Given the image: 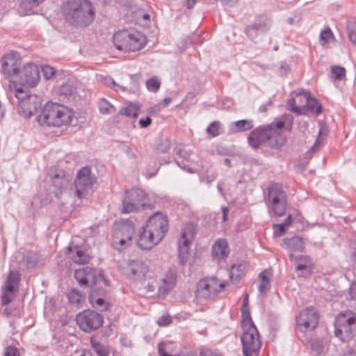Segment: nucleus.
<instances>
[{
    "label": "nucleus",
    "mask_w": 356,
    "mask_h": 356,
    "mask_svg": "<svg viewBox=\"0 0 356 356\" xmlns=\"http://www.w3.org/2000/svg\"><path fill=\"white\" fill-rule=\"evenodd\" d=\"M125 152L128 156H129L131 159H136V154L133 152L131 148L129 146H127L125 149Z\"/></svg>",
    "instance_id": "052dcab7"
},
{
    "label": "nucleus",
    "mask_w": 356,
    "mask_h": 356,
    "mask_svg": "<svg viewBox=\"0 0 356 356\" xmlns=\"http://www.w3.org/2000/svg\"><path fill=\"white\" fill-rule=\"evenodd\" d=\"M44 0H21L19 6V12L22 15H29L32 10L38 7Z\"/></svg>",
    "instance_id": "c756f323"
},
{
    "label": "nucleus",
    "mask_w": 356,
    "mask_h": 356,
    "mask_svg": "<svg viewBox=\"0 0 356 356\" xmlns=\"http://www.w3.org/2000/svg\"><path fill=\"white\" fill-rule=\"evenodd\" d=\"M9 291H6L5 289H3V292L1 296V302L3 306L8 305L11 302L13 298L8 295Z\"/></svg>",
    "instance_id": "864d4df0"
},
{
    "label": "nucleus",
    "mask_w": 356,
    "mask_h": 356,
    "mask_svg": "<svg viewBox=\"0 0 356 356\" xmlns=\"http://www.w3.org/2000/svg\"><path fill=\"white\" fill-rule=\"evenodd\" d=\"M289 108L293 113L298 114L305 113V108L302 106H296V100L294 98H290L287 101Z\"/></svg>",
    "instance_id": "c03bdc74"
},
{
    "label": "nucleus",
    "mask_w": 356,
    "mask_h": 356,
    "mask_svg": "<svg viewBox=\"0 0 356 356\" xmlns=\"http://www.w3.org/2000/svg\"><path fill=\"white\" fill-rule=\"evenodd\" d=\"M3 356H21L19 350L13 346L6 347Z\"/></svg>",
    "instance_id": "8fccbe9b"
},
{
    "label": "nucleus",
    "mask_w": 356,
    "mask_h": 356,
    "mask_svg": "<svg viewBox=\"0 0 356 356\" xmlns=\"http://www.w3.org/2000/svg\"><path fill=\"white\" fill-rule=\"evenodd\" d=\"M175 151L176 156L175 162L177 165L188 172H195L191 167V163H192L191 159V152L179 147H176Z\"/></svg>",
    "instance_id": "393cba45"
},
{
    "label": "nucleus",
    "mask_w": 356,
    "mask_h": 356,
    "mask_svg": "<svg viewBox=\"0 0 356 356\" xmlns=\"http://www.w3.org/2000/svg\"><path fill=\"white\" fill-rule=\"evenodd\" d=\"M249 264L246 261H241L238 264H233L229 269V278L233 284L238 283L241 280L245 275Z\"/></svg>",
    "instance_id": "a878e982"
},
{
    "label": "nucleus",
    "mask_w": 356,
    "mask_h": 356,
    "mask_svg": "<svg viewBox=\"0 0 356 356\" xmlns=\"http://www.w3.org/2000/svg\"><path fill=\"white\" fill-rule=\"evenodd\" d=\"M285 123L282 120L273 122L270 124L259 126L249 134L248 141L254 149L261 145L273 150L280 151L287 141L286 135L282 129Z\"/></svg>",
    "instance_id": "f03ea898"
},
{
    "label": "nucleus",
    "mask_w": 356,
    "mask_h": 356,
    "mask_svg": "<svg viewBox=\"0 0 356 356\" xmlns=\"http://www.w3.org/2000/svg\"><path fill=\"white\" fill-rule=\"evenodd\" d=\"M96 295L97 297H103L105 298L106 296L107 292L103 288H96L91 291L89 295Z\"/></svg>",
    "instance_id": "5fc2aeb1"
},
{
    "label": "nucleus",
    "mask_w": 356,
    "mask_h": 356,
    "mask_svg": "<svg viewBox=\"0 0 356 356\" xmlns=\"http://www.w3.org/2000/svg\"><path fill=\"white\" fill-rule=\"evenodd\" d=\"M230 253L228 242L225 238H218L211 247V255L213 260L220 264L225 261Z\"/></svg>",
    "instance_id": "4be33fe9"
},
{
    "label": "nucleus",
    "mask_w": 356,
    "mask_h": 356,
    "mask_svg": "<svg viewBox=\"0 0 356 356\" xmlns=\"http://www.w3.org/2000/svg\"><path fill=\"white\" fill-rule=\"evenodd\" d=\"M21 59L13 53L4 55L1 59V70L9 87L15 92V96L24 92V87H34L40 81V72L36 65L28 63L21 67Z\"/></svg>",
    "instance_id": "f257e3e1"
},
{
    "label": "nucleus",
    "mask_w": 356,
    "mask_h": 356,
    "mask_svg": "<svg viewBox=\"0 0 356 356\" xmlns=\"http://www.w3.org/2000/svg\"><path fill=\"white\" fill-rule=\"evenodd\" d=\"M197 290L200 295L205 299L218 294L220 293V289H217V278L209 277L200 280L197 283Z\"/></svg>",
    "instance_id": "412c9836"
},
{
    "label": "nucleus",
    "mask_w": 356,
    "mask_h": 356,
    "mask_svg": "<svg viewBox=\"0 0 356 356\" xmlns=\"http://www.w3.org/2000/svg\"><path fill=\"white\" fill-rule=\"evenodd\" d=\"M193 238V231L192 227L191 226H186L182 228L181 237L178 243L179 257L182 264L186 261Z\"/></svg>",
    "instance_id": "6ab92c4d"
},
{
    "label": "nucleus",
    "mask_w": 356,
    "mask_h": 356,
    "mask_svg": "<svg viewBox=\"0 0 356 356\" xmlns=\"http://www.w3.org/2000/svg\"><path fill=\"white\" fill-rule=\"evenodd\" d=\"M152 122V120L151 118L149 116H147L145 118V119H143V118L140 119L138 123L142 128H147L151 124Z\"/></svg>",
    "instance_id": "6e6d98bb"
},
{
    "label": "nucleus",
    "mask_w": 356,
    "mask_h": 356,
    "mask_svg": "<svg viewBox=\"0 0 356 356\" xmlns=\"http://www.w3.org/2000/svg\"><path fill=\"white\" fill-rule=\"evenodd\" d=\"M66 256L77 264H86L91 259L88 249L74 242H71L67 248Z\"/></svg>",
    "instance_id": "a211bd4d"
},
{
    "label": "nucleus",
    "mask_w": 356,
    "mask_h": 356,
    "mask_svg": "<svg viewBox=\"0 0 356 356\" xmlns=\"http://www.w3.org/2000/svg\"><path fill=\"white\" fill-rule=\"evenodd\" d=\"M67 296L69 302L72 305H78L83 300L82 294L75 289L70 290L67 294Z\"/></svg>",
    "instance_id": "58836bf2"
},
{
    "label": "nucleus",
    "mask_w": 356,
    "mask_h": 356,
    "mask_svg": "<svg viewBox=\"0 0 356 356\" xmlns=\"http://www.w3.org/2000/svg\"><path fill=\"white\" fill-rule=\"evenodd\" d=\"M292 222V215L289 214L286 217V218L284 221V224L286 225L287 227L289 226Z\"/></svg>",
    "instance_id": "774afa93"
},
{
    "label": "nucleus",
    "mask_w": 356,
    "mask_h": 356,
    "mask_svg": "<svg viewBox=\"0 0 356 356\" xmlns=\"http://www.w3.org/2000/svg\"><path fill=\"white\" fill-rule=\"evenodd\" d=\"M321 134H322V129H321L318 131V136L317 138L316 139L315 143L313 144L312 147L309 149V152L313 153V152L318 151L320 149L321 146L323 144V138L321 137Z\"/></svg>",
    "instance_id": "49530a36"
},
{
    "label": "nucleus",
    "mask_w": 356,
    "mask_h": 356,
    "mask_svg": "<svg viewBox=\"0 0 356 356\" xmlns=\"http://www.w3.org/2000/svg\"><path fill=\"white\" fill-rule=\"evenodd\" d=\"M161 86V81L156 76H153L146 81L147 90L152 92H157Z\"/></svg>",
    "instance_id": "79ce46f5"
},
{
    "label": "nucleus",
    "mask_w": 356,
    "mask_h": 356,
    "mask_svg": "<svg viewBox=\"0 0 356 356\" xmlns=\"http://www.w3.org/2000/svg\"><path fill=\"white\" fill-rule=\"evenodd\" d=\"M148 271L145 262L139 259L129 260L122 267V273L134 282H144Z\"/></svg>",
    "instance_id": "dca6fc26"
},
{
    "label": "nucleus",
    "mask_w": 356,
    "mask_h": 356,
    "mask_svg": "<svg viewBox=\"0 0 356 356\" xmlns=\"http://www.w3.org/2000/svg\"><path fill=\"white\" fill-rule=\"evenodd\" d=\"M348 32L349 40L352 43L356 44V31L348 29Z\"/></svg>",
    "instance_id": "13d9d810"
},
{
    "label": "nucleus",
    "mask_w": 356,
    "mask_h": 356,
    "mask_svg": "<svg viewBox=\"0 0 356 356\" xmlns=\"http://www.w3.org/2000/svg\"><path fill=\"white\" fill-rule=\"evenodd\" d=\"M296 97L300 99L301 102H305L302 107L305 108V112L309 111L316 115L322 113L323 108L318 100L311 95V93L304 90H300L296 93Z\"/></svg>",
    "instance_id": "aec40b11"
},
{
    "label": "nucleus",
    "mask_w": 356,
    "mask_h": 356,
    "mask_svg": "<svg viewBox=\"0 0 356 356\" xmlns=\"http://www.w3.org/2000/svg\"><path fill=\"white\" fill-rule=\"evenodd\" d=\"M157 323L161 326H167L172 323V318L169 315H163L162 316L159 318Z\"/></svg>",
    "instance_id": "603ef678"
},
{
    "label": "nucleus",
    "mask_w": 356,
    "mask_h": 356,
    "mask_svg": "<svg viewBox=\"0 0 356 356\" xmlns=\"http://www.w3.org/2000/svg\"><path fill=\"white\" fill-rule=\"evenodd\" d=\"M88 300L92 307L97 310L104 312L110 309V303L106 301L103 297H97L95 294L89 295Z\"/></svg>",
    "instance_id": "7c9ffc66"
},
{
    "label": "nucleus",
    "mask_w": 356,
    "mask_h": 356,
    "mask_svg": "<svg viewBox=\"0 0 356 356\" xmlns=\"http://www.w3.org/2000/svg\"><path fill=\"white\" fill-rule=\"evenodd\" d=\"M21 279V275L17 270H10L7 276L3 289L6 291L13 293L15 287H17Z\"/></svg>",
    "instance_id": "c85d7f7f"
},
{
    "label": "nucleus",
    "mask_w": 356,
    "mask_h": 356,
    "mask_svg": "<svg viewBox=\"0 0 356 356\" xmlns=\"http://www.w3.org/2000/svg\"><path fill=\"white\" fill-rule=\"evenodd\" d=\"M268 200L275 216L281 217L285 214L287 208V195L280 184L275 183L268 187Z\"/></svg>",
    "instance_id": "6e6552de"
},
{
    "label": "nucleus",
    "mask_w": 356,
    "mask_h": 356,
    "mask_svg": "<svg viewBox=\"0 0 356 356\" xmlns=\"http://www.w3.org/2000/svg\"><path fill=\"white\" fill-rule=\"evenodd\" d=\"M98 108L102 114H109L115 111V107L104 98L99 100Z\"/></svg>",
    "instance_id": "4c0bfd02"
},
{
    "label": "nucleus",
    "mask_w": 356,
    "mask_h": 356,
    "mask_svg": "<svg viewBox=\"0 0 356 356\" xmlns=\"http://www.w3.org/2000/svg\"><path fill=\"white\" fill-rule=\"evenodd\" d=\"M66 22L76 28H84L92 23L95 9L89 0H67L60 8Z\"/></svg>",
    "instance_id": "20e7f679"
},
{
    "label": "nucleus",
    "mask_w": 356,
    "mask_h": 356,
    "mask_svg": "<svg viewBox=\"0 0 356 356\" xmlns=\"http://www.w3.org/2000/svg\"><path fill=\"white\" fill-rule=\"evenodd\" d=\"M207 132L213 137L220 134V123L218 121L211 122L207 128Z\"/></svg>",
    "instance_id": "37998d69"
},
{
    "label": "nucleus",
    "mask_w": 356,
    "mask_h": 356,
    "mask_svg": "<svg viewBox=\"0 0 356 356\" xmlns=\"http://www.w3.org/2000/svg\"><path fill=\"white\" fill-rule=\"evenodd\" d=\"M74 113L63 104L47 102L38 117L42 125L60 127L68 125L72 120Z\"/></svg>",
    "instance_id": "39448f33"
},
{
    "label": "nucleus",
    "mask_w": 356,
    "mask_h": 356,
    "mask_svg": "<svg viewBox=\"0 0 356 356\" xmlns=\"http://www.w3.org/2000/svg\"><path fill=\"white\" fill-rule=\"evenodd\" d=\"M42 72L44 78L46 79H49L55 75L56 70L54 67L47 65L43 66Z\"/></svg>",
    "instance_id": "3c124183"
},
{
    "label": "nucleus",
    "mask_w": 356,
    "mask_h": 356,
    "mask_svg": "<svg viewBox=\"0 0 356 356\" xmlns=\"http://www.w3.org/2000/svg\"><path fill=\"white\" fill-rule=\"evenodd\" d=\"M23 261L26 268L32 269L38 264V255L37 253L32 251L28 252L24 255Z\"/></svg>",
    "instance_id": "72a5a7b5"
},
{
    "label": "nucleus",
    "mask_w": 356,
    "mask_h": 356,
    "mask_svg": "<svg viewBox=\"0 0 356 356\" xmlns=\"http://www.w3.org/2000/svg\"><path fill=\"white\" fill-rule=\"evenodd\" d=\"M135 232V225L129 219L122 220L113 231V243L118 250L129 246Z\"/></svg>",
    "instance_id": "9d476101"
},
{
    "label": "nucleus",
    "mask_w": 356,
    "mask_h": 356,
    "mask_svg": "<svg viewBox=\"0 0 356 356\" xmlns=\"http://www.w3.org/2000/svg\"><path fill=\"white\" fill-rule=\"evenodd\" d=\"M96 181L97 177L92 174L90 167L84 166L81 168L74 180L76 196L79 199L83 198L92 191Z\"/></svg>",
    "instance_id": "f8f14e48"
},
{
    "label": "nucleus",
    "mask_w": 356,
    "mask_h": 356,
    "mask_svg": "<svg viewBox=\"0 0 356 356\" xmlns=\"http://www.w3.org/2000/svg\"><path fill=\"white\" fill-rule=\"evenodd\" d=\"M168 229L167 215L161 211L154 213L139 230L136 241L138 248L141 250H150L165 238Z\"/></svg>",
    "instance_id": "7ed1b4c3"
},
{
    "label": "nucleus",
    "mask_w": 356,
    "mask_h": 356,
    "mask_svg": "<svg viewBox=\"0 0 356 356\" xmlns=\"http://www.w3.org/2000/svg\"><path fill=\"white\" fill-rule=\"evenodd\" d=\"M171 101L172 99L170 97H165L161 102L162 106L166 107L171 102Z\"/></svg>",
    "instance_id": "338daca9"
},
{
    "label": "nucleus",
    "mask_w": 356,
    "mask_h": 356,
    "mask_svg": "<svg viewBox=\"0 0 356 356\" xmlns=\"http://www.w3.org/2000/svg\"><path fill=\"white\" fill-rule=\"evenodd\" d=\"M349 295L351 299H356V282L351 283L349 288Z\"/></svg>",
    "instance_id": "4d7b16f0"
},
{
    "label": "nucleus",
    "mask_w": 356,
    "mask_h": 356,
    "mask_svg": "<svg viewBox=\"0 0 356 356\" xmlns=\"http://www.w3.org/2000/svg\"><path fill=\"white\" fill-rule=\"evenodd\" d=\"M228 285V282L225 281L223 282L218 283V280L217 279V289H220V292L221 291L222 289H225Z\"/></svg>",
    "instance_id": "680f3d73"
},
{
    "label": "nucleus",
    "mask_w": 356,
    "mask_h": 356,
    "mask_svg": "<svg viewBox=\"0 0 356 356\" xmlns=\"http://www.w3.org/2000/svg\"><path fill=\"white\" fill-rule=\"evenodd\" d=\"M177 279V271L170 268L161 280L162 284L159 286V292L163 296L167 295L176 285Z\"/></svg>",
    "instance_id": "b1692460"
},
{
    "label": "nucleus",
    "mask_w": 356,
    "mask_h": 356,
    "mask_svg": "<svg viewBox=\"0 0 356 356\" xmlns=\"http://www.w3.org/2000/svg\"><path fill=\"white\" fill-rule=\"evenodd\" d=\"M235 131L242 132L250 130L253 127L252 120H241L234 122Z\"/></svg>",
    "instance_id": "ea45409f"
},
{
    "label": "nucleus",
    "mask_w": 356,
    "mask_h": 356,
    "mask_svg": "<svg viewBox=\"0 0 356 356\" xmlns=\"http://www.w3.org/2000/svg\"><path fill=\"white\" fill-rule=\"evenodd\" d=\"M74 277L80 286H95L98 282H102L105 286L109 285L102 270L86 266L75 270Z\"/></svg>",
    "instance_id": "4468645a"
},
{
    "label": "nucleus",
    "mask_w": 356,
    "mask_h": 356,
    "mask_svg": "<svg viewBox=\"0 0 356 356\" xmlns=\"http://www.w3.org/2000/svg\"><path fill=\"white\" fill-rule=\"evenodd\" d=\"M284 245L286 248L290 252H300L305 251V243L301 236H294L290 238H285L283 240Z\"/></svg>",
    "instance_id": "cd10ccee"
},
{
    "label": "nucleus",
    "mask_w": 356,
    "mask_h": 356,
    "mask_svg": "<svg viewBox=\"0 0 356 356\" xmlns=\"http://www.w3.org/2000/svg\"><path fill=\"white\" fill-rule=\"evenodd\" d=\"M196 3V0H186V6L188 9H192Z\"/></svg>",
    "instance_id": "0e129e2a"
},
{
    "label": "nucleus",
    "mask_w": 356,
    "mask_h": 356,
    "mask_svg": "<svg viewBox=\"0 0 356 356\" xmlns=\"http://www.w3.org/2000/svg\"><path fill=\"white\" fill-rule=\"evenodd\" d=\"M332 78L334 80L341 81L346 76V69L341 66H332L331 67Z\"/></svg>",
    "instance_id": "a19ab883"
},
{
    "label": "nucleus",
    "mask_w": 356,
    "mask_h": 356,
    "mask_svg": "<svg viewBox=\"0 0 356 356\" xmlns=\"http://www.w3.org/2000/svg\"><path fill=\"white\" fill-rule=\"evenodd\" d=\"M319 318V312L316 308L312 306L307 307L300 311L296 317V323L299 327L303 328V332H307L318 326Z\"/></svg>",
    "instance_id": "f3484780"
},
{
    "label": "nucleus",
    "mask_w": 356,
    "mask_h": 356,
    "mask_svg": "<svg viewBox=\"0 0 356 356\" xmlns=\"http://www.w3.org/2000/svg\"><path fill=\"white\" fill-rule=\"evenodd\" d=\"M15 309H13L11 307H6L4 309H3V314L8 317L10 316H11L13 314V312L15 310Z\"/></svg>",
    "instance_id": "e2e57ef3"
},
{
    "label": "nucleus",
    "mask_w": 356,
    "mask_h": 356,
    "mask_svg": "<svg viewBox=\"0 0 356 356\" xmlns=\"http://www.w3.org/2000/svg\"><path fill=\"white\" fill-rule=\"evenodd\" d=\"M49 177L52 186L54 187V193L56 196H58L67 186L68 181L67 179L65 177L63 172L60 173H51L49 174Z\"/></svg>",
    "instance_id": "bb28decb"
},
{
    "label": "nucleus",
    "mask_w": 356,
    "mask_h": 356,
    "mask_svg": "<svg viewBox=\"0 0 356 356\" xmlns=\"http://www.w3.org/2000/svg\"><path fill=\"white\" fill-rule=\"evenodd\" d=\"M241 327L242 329L255 325L252 320L249 308H241Z\"/></svg>",
    "instance_id": "e433bc0d"
},
{
    "label": "nucleus",
    "mask_w": 356,
    "mask_h": 356,
    "mask_svg": "<svg viewBox=\"0 0 356 356\" xmlns=\"http://www.w3.org/2000/svg\"><path fill=\"white\" fill-rule=\"evenodd\" d=\"M113 42L117 49L130 53L143 49L147 40L146 35L142 32L135 28H129L115 32Z\"/></svg>",
    "instance_id": "423d86ee"
},
{
    "label": "nucleus",
    "mask_w": 356,
    "mask_h": 356,
    "mask_svg": "<svg viewBox=\"0 0 356 356\" xmlns=\"http://www.w3.org/2000/svg\"><path fill=\"white\" fill-rule=\"evenodd\" d=\"M221 210L222 213V222H225L227 220L229 209L227 207H222Z\"/></svg>",
    "instance_id": "bf43d9fd"
},
{
    "label": "nucleus",
    "mask_w": 356,
    "mask_h": 356,
    "mask_svg": "<svg viewBox=\"0 0 356 356\" xmlns=\"http://www.w3.org/2000/svg\"><path fill=\"white\" fill-rule=\"evenodd\" d=\"M272 18L267 14L257 15L254 22L248 24L244 29V33L252 42L256 43L260 35L266 34L271 29Z\"/></svg>",
    "instance_id": "9b49d317"
},
{
    "label": "nucleus",
    "mask_w": 356,
    "mask_h": 356,
    "mask_svg": "<svg viewBox=\"0 0 356 356\" xmlns=\"http://www.w3.org/2000/svg\"><path fill=\"white\" fill-rule=\"evenodd\" d=\"M170 149V142L168 139L162 140L156 145V152L158 154L167 153Z\"/></svg>",
    "instance_id": "a18cd8bd"
},
{
    "label": "nucleus",
    "mask_w": 356,
    "mask_h": 356,
    "mask_svg": "<svg viewBox=\"0 0 356 356\" xmlns=\"http://www.w3.org/2000/svg\"><path fill=\"white\" fill-rule=\"evenodd\" d=\"M148 195L147 193L138 187H133L125 191V195L122 200V213H129L142 210L151 209L152 204L146 203Z\"/></svg>",
    "instance_id": "0eeeda50"
},
{
    "label": "nucleus",
    "mask_w": 356,
    "mask_h": 356,
    "mask_svg": "<svg viewBox=\"0 0 356 356\" xmlns=\"http://www.w3.org/2000/svg\"><path fill=\"white\" fill-rule=\"evenodd\" d=\"M140 109V106L138 103L131 102L127 106L122 107L119 111V115L136 118L138 115Z\"/></svg>",
    "instance_id": "2f4dec72"
},
{
    "label": "nucleus",
    "mask_w": 356,
    "mask_h": 356,
    "mask_svg": "<svg viewBox=\"0 0 356 356\" xmlns=\"http://www.w3.org/2000/svg\"><path fill=\"white\" fill-rule=\"evenodd\" d=\"M260 279V283L258 286V290L260 293H266L270 287V280L266 275V271H262L259 275Z\"/></svg>",
    "instance_id": "c9c22d12"
},
{
    "label": "nucleus",
    "mask_w": 356,
    "mask_h": 356,
    "mask_svg": "<svg viewBox=\"0 0 356 356\" xmlns=\"http://www.w3.org/2000/svg\"><path fill=\"white\" fill-rule=\"evenodd\" d=\"M76 321L83 331L90 332L97 330L102 326L104 317L101 314L95 311L86 309L80 312L76 316Z\"/></svg>",
    "instance_id": "2eb2a0df"
},
{
    "label": "nucleus",
    "mask_w": 356,
    "mask_h": 356,
    "mask_svg": "<svg viewBox=\"0 0 356 356\" xmlns=\"http://www.w3.org/2000/svg\"><path fill=\"white\" fill-rule=\"evenodd\" d=\"M90 344L98 356H109L110 352L108 348L95 338H90Z\"/></svg>",
    "instance_id": "473e14b6"
},
{
    "label": "nucleus",
    "mask_w": 356,
    "mask_h": 356,
    "mask_svg": "<svg viewBox=\"0 0 356 356\" xmlns=\"http://www.w3.org/2000/svg\"><path fill=\"white\" fill-rule=\"evenodd\" d=\"M241 340L244 356H257L259 355L261 341L256 325L243 328Z\"/></svg>",
    "instance_id": "1a4fd4ad"
},
{
    "label": "nucleus",
    "mask_w": 356,
    "mask_h": 356,
    "mask_svg": "<svg viewBox=\"0 0 356 356\" xmlns=\"http://www.w3.org/2000/svg\"><path fill=\"white\" fill-rule=\"evenodd\" d=\"M356 323V318L346 313H340L335 318L334 334L341 341H350L353 337V326Z\"/></svg>",
    "instance_id": "ddd939ff"
},
{
    "label": "nucleus",
    "mask_w": 356,
    "mask_h": 356,
    "mask_svg": "<svg viewBox=\"0 0 356 356\" xmlns=\"http://www.w3.org/2000/svg\"><path fill=\"white\" fill-rule=\"evenodd\" d=\"M295 264L298 277L307 278L312 274L314 264L310 257L299 255L295 259Z\"/></svg>",
    "instance_id": "5701e85b"
},
{
    "label": "nucleus",
    "mask_w": 356,
    "mask_h": 356,
    "mask_svg": "<svg viewBox=\"0 0 356 356\" xmlns=\"http://www.w3.org/2000/svg\"><path fill=\"white\" fill-rule=\"evenodd\" d=\"M334 40V35L330 27L321 31L320 33V42L322 46L327 47V44Z\"/></svg>",
    "instance_id": "f704fd0d"
},
{
    "label": "nucleus",
    "mask_w": 356,
    "mask_h": 356,
    "mask_svg": "<svg viewBox=\"0 0 356 356\" xmlns=\"http://www.w3.org/2000/svg\"><path fill=\"white\" fill-rule=\"evenodd\" d=\"M311 348L317 355H320L323 352L324 346L320 341L314 340L311 342Z\"/></svg>",
    "instance_id": "09e8293b"
},
{
    "label": "nucleus",
    "mask_w": 356,
    "mask_h": 356,
    "mask_svg": "<svg viewBox=\"0 0 356 356\" xmlns=\"http://www.w3.org/2000/svg\"><path fill=\"white\" fill-rule=\"evenodd\" d=\"M198 356H222V355L211 348H209L207 347H202L200 349Z\"/></svg>",
    "instance_id": "de8ad7c7"
},
{
    "label": "nucleus",
    "mask_w": 356,
    "mask_h": 356,
    "mask_svg": "<svg viewBox=\"0 0 356 356\" xmlns=\"http://www.w3.org/2000/svg\"><path fill=\"white\" fill-rule=\"evenodd\" d=\"M276 227H277L279 228V230H280V235H282L283 234L285 231H286V227H287L286 225H284V223H281V224H279V225H275Z\"/></svg>",
    "instance_id": "69168bd1"
}]
</instances>
